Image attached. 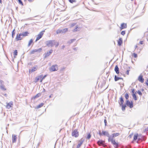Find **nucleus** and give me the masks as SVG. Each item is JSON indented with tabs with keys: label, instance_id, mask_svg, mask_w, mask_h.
Masks as SVG:
<instances>
[{
	"label": "nucleus",
	"instance_id": "obj_60",
	"mask_svg": "<svg viewBox=\"0 0 148 148\" xmlns=\"http://www.w3.org/2000/svg\"><path fill=\"white\" fill-rule=\"evenodd\" d=\"M65 47V46L63 45V46H62V48L63 49H64V48Z\"/></svg>",
	"mask_w": 148,
	"mask_h": 148
},
{
	"label": "nucleus",
	"instance_id": "obj_19",
	"mask_svg": "<svg viewBox=\"0 0 148 148\" xmlns=\"http://www.w3.org/2000/svg\"><path fill=\"white\" fill-rule=\"evenodd\" d=\"M114 70L117 74L119 73V68L117 65H116L115 66Z\"/></svg>",
	"mask_w": 148,
	"mask_h": 148
},
{
	"label": "nucleus",
	"instance_id": "obj_45",
	"mask_svg": "<svg viewBox=\"0 0 148 148\" xmlns=\"http://www.w3.org/2000/svg\"><path fill=\"white\" fill-rule=\"evenodd\" d=\"M76 25V23H72V24H71V27H73V26H75V25Z\"/></svg>",
	"mask_w": 148,
	"mask_h": 148
},
{
	"label": "nucleus",
	"instance_id": "obj_35",
	"mask_svg": "<svg viewBox=\"0 0 148 148\" xmlns=\"http://www.w3.org/2000/svg\"><path fill=\"white\" fill-rule=\"evenodd\" d=\"M15 34V29H14L12 32V36L13 38H14Z\"/></svg>",
	"mask_w": 148,
	"mask_h": 148
},
{
	"label": "nucleus",
	"instance_id": "obj_3",
	"mask_svg": "<svg viewBox=\"0 0 148 148\" xmlns=\"http://www.w3.org/2000/svg\"><path fill=\"white\" fill-rule=\"evenodd\" d=\"M58 70V66L57 64L52 65L50 68V71H57Z\"/></svg>",
	"mask_w": 148,
	"mask_h": 148
},
{
	"label": "nucleus",
	"instance_id": "obj_53",
	"mask_svg": "<svg viewBox=\"0 0 148 148\" xmlns=\"http://www.w3.org/2000/svg\"><path fill=\"white\" fill-rule=\"evenodd\" d=\"M129 71H130V70H127V71H126V73L127 75H129Z\"/></svg>",
	"mask_w": 148,
	"mask_h": 148
},
{
	"label": "nucleus",
	"instance_id": "obj_42",
	"mask_svg": "<svg viewBox=\"0 0 148 148\" xmlns=\"http://www.w3.org/2000/svg\"><path fill=\"white\" fill-rule=\"evenodd\" d=\"M14 54L15 56H16L17 55V50H16L14 51Z\"/></svg>",
	"mask_w": 148,
	"mask_h": 148
},
{
	"label": "nucleus",
	"instance_id": "obj_40",
	"mask_svg": "<svg viewBox=\"0 0 148 148\" xmlns=\"http://www.w3.org/2000/svg\"><path fill=\"white\" fill-rule=\"evenodd\" d=\"M141 139L142 141L143 140H145L146 139V138L144 136H141Z\"/></svg>",
	"mask_w": 148,
	"mask_h": 148
},
{
	"label": "nucleus",
	"instance_id": "obj_24",
	"mask_svg": "<svg viewBox=\"0 0 148 148\" xmlns=\"http://www.w3.org/2000/svg\"><path fill=\"white\" fill-rule=\"evenodd\" d=\"M120 101L121 102V103L120 104V105H123L124 101L123 98L122 97H121L120 98Z\"/></svg>",
	"mask_w": 148,
	"mask_h": 148
},
{
	"label": "nucleus",
	"instance_id": "obj_7",
	"mask_svg": "<svg viewBox=\"0 0 148 148\" xmlns=\"http://www.w3.org/2000/svg\"><path fill=\"white\" fill-rule=\"evenodd\" d=\"M53 52V50L51 49L49 51L47 52V53H45L44 54V58H46L47 57L49 56Z\"/></svg>",
	"mask_w": 148,
	"mask_h": 148
},
{
	"label": "nucleus",
	"instance_id": "obj_43",
	"mask_svg": "<svg viewBox=\"0 0 148 148\" xmlns=\"http://www.w3.org/2000/svg\"><path fill=\"white\" fill-rule=\"evenodd\" d=\"M42 77H43V75H41L38 76V78H39V79L40 80V79H42Z\"/></svg>",
	"mask_w": 148,
	"mask_h": 148
},
{
	"label": "nucleus",
	"instance_id": "obj_30",
	"mask_svg": "<svg viewBox=\"0 0 148 148\" xmlns=\"http://www.w3.org/2000/svg\"><path fill=\"white\" fill-rule=\"evenodd\" d=\"M121 106H122V110L123 111H124L125 110V107H126V106L125 105H123H123H121Z\"/></svg>",
	"mask_w": 148,
	"mask_h": 148
},
{
	"label": "nucleus",
	"instance_id": "obj_64",
	"mask_svg": "<svg viewBox=\"0 0 148 148\" xmlns=\"http://www.w3.org/2000/svg\"><path fill=\"white\" fill-rule=\"evenodd\" d=\"M131 148V146H130V145L129 146V147H128L127 148Z\"/></svg>",
	"mask_w": 148,
	"mask_h": 148
},
{
	"label": "nucleus",
	"instance_id": "obj_14",
	"mask_svg": "<svg viewBox=\"0 0 148 148\" xmlns=\"http://www.w3.org/2000/svg\"><path fill=\"white\" fill-rule=\"evenodd\" d=\"M138 80L141 82V83H143L144 81V79L143 77V76L142 75H140L138 78Z\"/></svg>",
	"mask_w": 148,
	"mask_h": 148
},
{
	"label": "nucleus",
	"instance_id": "obj_28",
	"mask_svg": "<svg viewBox=\"0 0 148 148\" xmlns=\"http://www.w3.org/2000/svg\"><path fill=\"white\" fill-rule=\"evenodd\" d=\"M33 40L32 39H31L30 40V41L29 42L28 44V47H29L31 45L32 43L33 42Z\"/></svg>",
	"mask_w": 148,
	"mask_h": 148
},
{
	"label": "nucleus",
	"instance_id": "obj_20",
	"mask_svg": "<svg viewBox=\"0 0 148 148\" xmlns=\"http://www.w3.org/2000/svg\"><path fill=\"white\" fill-rule=\"evenodd\" d=\"M105 141L102 140H99L98 141L97 143L99 145H103Z\"/></svg>",
	"mask_w": 148,
	"mask_h": 148
},
{
	"label": "nucleus",
	"instance_id": "obj_41",
	"mask_svg": "<svg viewBox=\"0 0 148 148\" xmlns=\"http://www.w3.org/2000/svg\"><path fill=\"white\" fill-rule=\"evenodd\" d=\"M125 34V31H122L121 33V34L123 36Z\"/></svg>",
	"mask_w": 148,
	"mask_h": 148
},
{
	"label": "nucleus",
	"instance_id": "obj_48",
	"mask_svg": "<svg viewBox=\"0 0 148 148\" xmlns=\"http://www.w3.org/2000/svg\"><path fill=\"white\" fill-rule=\"evenodd\" d=\"M59 45V43L56 42V44H55V47H57Z\"/></svg>",
	"mask_w": 148,
	"mask_h": 148
},
{
	"label": "nucleus",
	"instance_id": "obj_13",
	"mask_svg": "<svg viewBox=\"0 0 148 148\" xmlns=\"http://www.w3.org/2000/svg\"><path fill=\"white\" fill-rule=\"evenodd\" d=\"M17 139V137L16 135L14 134L12 135V143H15L16 142Z\"/></svg>",
	"mask_w": 148,
	"mask_h": 148
},
{
	"label": "nucleus",
	"instance_id": "obj_34",
	"mask_svg": "<svg viewBox=\"0 0 148 148\" xmlns=\"http://www.w3.org/2000/svg\"><path fill=\"white\" fill-rule=\"evenodd\" d=\"M114 136V137L118 136L120 135V134L119 133H114L112 134Z\"/></svg>",
	"mask_w": 148,
	"mask_h": 148
},
{
	"label": "nucleus",
	"instance_id": "obj_55",
	"mask_svg": "<svg viewBox=\"0 0 148 148\" xmlns=\"http://www.w3.org/2000/svg\"><path fill=\"white\" fill-rule=\"evenodd\" d=\"M134 91H135V90L134 89H133L132 90V92L133 93H134Z\"/></svg>",
	"mask_w": 148,
	"mask_h": 148
},
{
	"label": "nucleus",
	"instance_id": "obj_31",
	"mask_svg": "<svg viewBox=\"0 0 148 148\" xmlns=\"http://www.w3.org/2000/svg\"><path fill=\"white\" fill-rule=\"evenodd\" d=\"M132 97L133 98H134L135 100H137V98L136 97V95L134 93H133L132 95Z\"/></svg>",
	"mask_w": 148,
	"mask_h": 148
},
{
	"label": "nucleus",
	"instance_id": "obj_6",
	"mask_svg": "<svg viewBox=\"0 0 148 148\" xmlns=\"http://www.w3.org/2000/svg\"><path fill=\"white\" fill-rule=\"evenodd\" d=\"M84 141V139L82 138L79 141V143L77 145L76 148H79L81 145L83 144V142Z\"/></svg>",
	"mask_w": 148,
	"mask_h": 148
},
{
	"label": "nucleus",
	"instance_id": "obj_54",
	"mask_svg": "<svg viewBox=\"0 0 148 148\" xmlns=\"http://www.w3.org/2000/svg\"><path fill=\"white\" fill-rule=\"evenodd\" d=\"M99 135L100 136H101L103 135L102 133H101L100 131H99Z\"/></svg>",
	"mask_w": 148,
	"mask_h": 148
},
{
	"label": "nucleus",
	"instance_id": "obj_2",
	"mask_svg": "<svg viewBox=\"0 0 148 148\" xmlns=\"http://www.w3.org/2000/svg\"><path fill=\"white\" fill-rule=\"evenodd\" d=\"M56 41L54 40H50L46 42V45L48 47H52L56 44Z\"/></svg>",
	"mask_w": 148,
	"mask_h": 148
},
{
	"label": "nucleus",
	"instance_id": "obj_37",
	"mask_svg": "<svg viewBox=\"0 0 148 148\" xmlns=\"http://www.w3.org/2000/svg\"><path fill=\"white\" fill-rule=\"evenodd\" d=\"M91 137V135H90V133H89L88 134L86 138L87 139H89Z\"/></svg>",
	"mask_w": 148,
	"mask_h": 148
},
{
	"label": "nucleus",
	"instance_id": "obj_38",
	"mask_svg": "<svg viewBox=\"0 0 148 148\" xmlns=\"http://www.w3.org/2000/svg\"><path fill=\"white\" fill-rule=\"evenodd\" d=\"M71 3H73V2H75L76 1L75 0H68Z\"/></svg>",
	"mask_w": 148,
	"mask_h": 148
},
{
	"label": "nucleus",
	"instance_id": "obj_16",
	"mask_svg": "<svg viewBox=\"0 0 148 148\" xmlns=\"http://www.w3.org/2000/svg\"><path fill=\"white\" fill-rule=\"evenodd\" d=\"M102 133L103 135L104 136H106L108 137L109 136V134L108 132L106 131H102Z\"/></svg>",
	"mask_w": 148,
	"mask_h": 148
},
{
	"label": "nucleus",
	"instance_id": "obj_5",
	"mask_svg": "<svg viewBox=\"0 0 148 148\" xmlns=\"http://www.w3.org/2000/svg\"><path fill=\"white\" fill-rule=\"evenodd\" d=\"M45 32V31L43 30L41 31L39 33V34L37 35V37L36 38V42L42 37Z\"/></svg>",
	"mask_w": 148,
	"mask_h": 148
},
{
	"label": "nucleus",
	"instance_id": "obj_44",
	"mask_svg": "<svg viewBox=\"0 0 148 148\" xmlns=\"http://www.w3.org/2000/svg\"><path fill=\"white\" fill-rule=\"evenodd\" d=\"M137 93L140 95L141 96V95H142V93H141V92L140 90H138V91L137 92Z\"/></svg>",
	"mask_w": 148,
	"mask_h": 148
},
{
	"label": "nucleus",
	"instance_id": "obj_27",
	"mask_svg": "<svg viewBox=\"0 0 148 148\" xmlns=\"http://www.w3.org/2000/svg\"><path fill=\"white\" fill-rule=\"evenodd\" d=\"M138 134H136L135 135H134V140H136L138 138Z\"/></svg>",
	"mask_w": 148,
	"mask_h": 148
},
{
	"label": "nucleus",
	"instance_id": "obj_57",
	"mask_svg": "<svg viewBox=\"0 0 148 148\" xmlns=\"http://www.w3.org/2000/svg\"><path fill=\"white\" fill-rule=\"evenodd\" d=\"M77 48H73L74 50H75V51H76L77 50Z\"/></svg>",
	"mask_w": 148,
	"mask_h": 148
},
{
	"label": "nucleus",
	"instance_id": "obj_4",
	"mask_svg": "<svg viewBox=\"0 0 148 148\" xmlns=\"http://www.w3.org/2000/svg\"><path fill=\"white\" fill-rule=\"evenodd\" d=\"M72 136L75 137H77L79 136V132L77 130L75 129L73 131L72 133Z\"/></svg>",
	"mask_w": 148,
	"mask_h": 148
},
{
	"label": "nucleus",
	"instance_id": "obj_39",
	"mask_svg": "<svg viewBox=\"0 0 148 148\" xmlns=\"http://www.w3.org/2000/svg\"><path fill=\"white\" fill-rule=\"evenodd\" d=\"M129 95L127 93L125 95V97L126 99H127L129 98Z\"/></svg>",
	"mask_w": 148,
	"mask_h": 148
},
{
	"label": "nucleus",
	"instance_id": "obj_59",
	"mask_svg": "<svg viewBox=\"0 0 148 148\" xmlns=\"http://www.w3.org/2000/svg\"><path fill=\"white\" fill-rule=\"evenodd\" d=\"M43 80V79H40V82H42V80Z\"/></svg>",
	"mask_w": 148,
	"mask_h": 148
},
{
	"label": "nucleus",
	"instance_id": "obj_10",
	"mask_svg": "<svg viewBox=\"0 0 148 148\" xmlns=\"http://www.w3.org/2000/svg\"><path fill=\"white\" fill-rule=\"evenodd\" d=\"M23 38V37L21 34H17L16 38V41H18L22 40Z\"/></svg>",
	"mask_w": 148,
	"mask_h": 148
},
{
	"label": "nucleus",
	"instance_id": "obj_61",
	"mask_svg": "<svg viewBox=\"0 0 148 148\" xmlns=\"http://www.w3.org/2000/svg\"><path fill=\"white\" fill-rule=\"evenodd\" d=\"M146 84L148 86V83L147 82H146Z\"/></svg>",
	"mask_w": 148,
	"mask_h": 148
},
{
	"label": "nucleus",
	"instance_id": "obj_17",
	"mask_svg": "<svg viewBox=\"0 0 148 148\" xmlns=\"http://www.w3.org/2000/svg\"><path fill=\"white\" fill-rule=\"evenodd\" d=\"M122 42L123 41L122 38H119V40H118V45L119 46H121L122 43Z\"/></svg>",
	"mask_w": 148,
	"mask_h": 148
},
{
	"label": "nucleus",
	"instance_id": "obj_9",
	"mask_svg": "<svg viewBox=\"0 0 148 148\" xmlns=\"http://www.w3.org/2000/svg\"><path fill=\"white\" fill-rule=\"evenodd\" d=\"M126 104L129 106L130 108H132L133 107V104L132 102H130L129 100H127L126 101Z\"/></svg>",
	"mask_w": 148,
	"mask_h": 148
},
{
	"label": "nucleus",
	"instance_id": "obj_1",
	"mask_svg": "<svg viewBox=\"0 0 148 148\" xmlns=\"http://www.w3.org/2000/svg\"><path fill=\"white\" fill-rule=\"evenodd\" d=\"M108 141H110L111 142L112 144L114 145V147L115 148H118L119 147V144L118 143H116L115 140L114 139V137L113 134H112L111 135H109V136H108Z\"/></svg>",
	"mask_w": 148,
	"mask_h": 148
},
{
	"label": "nucleus",
	"instance_id": "obj_11",
	"mask_svg": "<svg viewBox=\"0 0 148 148\" xmlns=\"http://www.w3.org/2000/svg\"><path fill=\"white\" fill-rule=\"evenodd\" d=\"M13 102L11 101L10 103H7L6 106V108L8 109H10V108L12 107V106L13 105Z\"/></svg>",
	"mask_w": 148,
	"mask_h": 148
},
{
	"label": "nucleus",
	"instance_id": "obj_23",
	"mask_svg": "<svg viewBox=\"0 0 148 148\" xmlns=\"http://www.w3.org/2000/svg\"><path fill=\"white\" fill-rule=\"evenodd\" d=\"M79 30V28L78 27V26L77 25L75 27V28L73 30V32H75L78 31Z\"/></svg>",
	"mask_w": 148,
	"mask_h": 148
},
{
	"label": "nucleus",
	"instance_id": "obj_18",
	"mask_svg": "<svg viewBox=\"0 0 148 148\" xmlns=\"http://www.w3.org/2000/svg\"><path fill=\"white\" fill-rule=\"evenodd\" d=\"M22 36V37L23 38L25 36H27L28 35V34H29V32H23L22 33H21Z\"/></svg>",
	"mask_w": 148,
	"mask_h": 148
},
{
	"label": "nucleus",
	"instance_id": "obj_58",
	"mask_svg": "<svg viewBox=\"0 0 148 148\" xmlns=\"http://www.w3.org/2000/svg\"><path fill=\"white\" fill-rule=\"evenodd\" d=\"M103 146L104 147H107V145H103Z\"/></svg>",
	"mask_w": 148,
	"mask_h": 148
},
{
	"label": "nucleus",
	"instance_id": "obj_8",
	"mask_svg": "<svg viewBox=\"0 0 148 148\" xmlns=\"http://www.w3.org/2000/svg\"><path fill=\"white\" fill-rule=\"evenodd\" d=\"M42 50L41 48H40L38 49H34L31 51L30 53L31 54H34V53L36 52H40Z\"/></svg>",
	"mask_w": 148,
	"mask_h": 148
},
{
	"label": "nucleus",
	"instance_id": "obj_47",
	"mask_svg": "<svg viewBox=\"0 0 148 148\" xmlns=\"http://www.w3.org/2000/svg\"><path fill=\"white\" fill-rule=\"evenodd\" d=\"M39 80V78H38V77H36V79H35V80H36V81L35 82H37Z\"/></svg>",
	"mask_w": 148,
	"mask_h": 148
},
{
	"label": "nucleus",
	"instance_id": "obj_50",
	"mask_svg": "<svg viewBox=\"0 0 148 148\" xmlns=\"http://www.w3.org/2000/svg\"><path fill=\"white\" fill-rule=\"evenodd\" d=\"M133 55H134V58H136L137 57V54H136L135 53H134Z\"/></svg>",
	"mask_w": 148,
	"mask_h": 148
},
{
	"label": "nucleus",
	"instance_id": "obj_62",
	"mask_svg": "<svg viewBox=\"0 0 148 148\" xmlns=\"http://www.w3.org/2000/svg\"><path fill=\"white\" fill-rule=\"evenodd\" d=\"M29 2H31L32 1V0H28Z\"/></svg>",
	"mask_w": 148,
	"mask_h": 148
},
{
	"label": "nucleus",
	"instance_id": "obj_33",
	"mask_svg": "<svg viewBox=\"0 0 148 148\" xmlns=\"http://www.w3.org/2000/svg\"><path fill=\"white\" fill-rule=\"evenodd\" d=\"M138 140L137 142L138 143L139 141H142L141 136H140L138 135Z\"/></svg>",
	"mask_w": 148,
	"mask_h": 148
},
{
	"label": "nucleus",
	"instance_id": "obj_21",
	"mask_svg": "<svg viewBox=\"0 0 148 148\" xmlns=\"http://www.w3.org/2000/svg\"><path fill=\"white\" fill-rule=\"evenodd\" d=\"M120 79H123V78L121 77H117L116 75L114 76V80L115 81H116Z\"/></svg>",
	"mask_w": 148,
	"mask_h": 148
},
{
	"label": "nucleus",
	"instance_id": "obj_56",
	"mask_svg": "<svg viewBox=\"0 0 148 148\" xmlns=\"http://www.w3.org/2000/svg\"><path fill=\"white\" fill-rule=\"evenodd\" d=\"M139 43L140 44H143V41H140L139 42Z\"/></svg>",
	"mask_w": 148,
	"mask_h": 148
},
{
	"label": "nucleus",
	"instance_id": "obj_25",
	"mask_svg": "<svg viewBox=\"0 0 148 148\" xmlns=\"http://www.w3.org/2000/svg\"><path fill=\"white\" fill-rule=\"evenodd\" d=\"M60 33H63L62 29H58L56 31L57 34H59Z\"/></svg>",
	"mask_w": 148,
	"mask_h": 148
},
{
	"label": "nucleus",
	"instance_id": "obj_12",
	"mask_svg": "<svg viewBox=\"0 0 148 148\" xmlns=\"http://www.w3.org/2000/svg\"><path fill=\"white\" fill-rule=\"evenodd\" d=\"M127 27V24L126 23H122L121 25V27H120L121 30H122L123 29L126 28Z\"/></svg>",
	"mask_w": 148,
	"mask_h": 148
},
{
	"label": "nucleus",
	"instance_id": "obj_15",
	"mask_svg": "<svg viewBox=\"0 0 148 148\" xmlns=\"http://www.w3.org/2000/svg\"><path fill=\"white\" fill-rule=\"evenodd\" d=\"M37 67L38 66H35L32 67L31 70H29V72H31L32 73L34 71L37 70Z\"/></svg>",
	"mask_w": 148,
	"mask_h": 148
},
{
	"label": "nucleus",
	"instance_id": "obj_52",
	"mask_svg": "<svg viewBox=\"0 0 148 148\" xmlns=\"http://www.w3.org/2000/svg\"><path fill=\"white\" fill-rule=\"evenodd\" d=\"M3 81L2 80H0V83L1 85H3Z\"/></svg>",
	"mask_w": 148,
	"mask_h": 148
},
{
	"label": "nucleus",
	"instance_id": "obj_26",
	"mask_svg": "<svg viewBox=\"0 0 148 148\" xmlns=\"http://www.w3.org/2000/svg\"><path fill=\"white\" fill-rule=\"evenodd\" d=\"M40 95H41V94L40 93H38V94L36 95L35 96H34L33 98L34 99H36L37 98L39 97H40Z\"/></svg>",
	"mask_w": 148,
	"mask_h": 148
},
{
	"label": "nucleus",
	"instance_id": "obj_51",
	"mask_svg": "<svg viewBox=\"0 0 148 148\" xmlns=\"http://www.w3.org/2000/svg\"><path fill=\"white\" fill-rule=\"evenodd\" d=\"M47 76V75H45L44 76H43V77H42V79H44L45 78V77Z\"/></svg>",
	"mask_w": 148,
	"mask_h": 148
},
{
	"label": "nucleus",
	"instance_id": "obj_22",
	"mask_svg": "<svg viewBox=\"0 0 148 148\" xmlns=\"http://www.w3.org/2000/svg\"><path fill=\"white\" fill-rule=\"evenodd\" d=\"M43 105H44L43 103H40V104H39V105H38V106H36V108L38 109V108L41 107H42Z\"/></svg>",
	"mask_w": 148,
	"mask_h": 148
},
{
	"label": "nucleus",
	"instance_id": "obj_63",
	"mask_svg": "<svg viewBox=\"0 0 148 148\" xmlns=\"http://www.w3.org/2000/svg\"><path fill=\"white\" fill-rule=\"evenodd\" d=\"M51 95H50L49 96V98H51V97H51Z\"/></svg>",
	"mask_w": 148,
	"mask_h": 148
},
{
	"label": "nucleus",
	"instance_id": "obj_36",
	"mask_svg": "<svg viewBox=\"0 0 148 148\" xmlns=\"http://www.w3.org/2000/svg\"><path fill=\"white\" fill-rule=\"evenodd\" d=\"M68 29L66 28L63 29H62L63 33H64L68 31Z\"/></svg>",
	"mask_w": 148,
	"mask_h": 148
},
{
	"label": "nucleus",
	"instance_id": "obj_29",
	"mask_svg": "<svg viewBox=\"0 0 148 148\" xmlns=\"http://www.w3.org/2000/svg\"><path fill=\"white\" fill-rule=\"evenodd\" d=\"M0 88L3 90H6V89L5 88L3 85H0Z\"/></svg>",
	"mask_w": 148,
	"mask_h": 148
},
{
	"label": "nucleus",
	"instance_id": "obj_32",
	"mask_svg": "<svg viewBox=\"0 0 148 148\" xmlns=\"http://www.w3.org/2000/svg\"><path fill=\"white\" fill-rule=\"evenodd\" d=\"M75 40H76V39H71V40H70V41H69L68 42V43H69V44H71L74 41H75Z\"/></svg>",
	"mask_w": 148,
	"mask_h": 148
},
{
	"label": "nucleus",
	"instance_id": "obj_46",
	"mask_svg": "<svg viewBox=\"0 0 148 148\" xmlns=\"http://www.w3.org/2000/svg\"><path fill=\"white\" fill-rule=\"evenodd\" d=\"M18 2L20 4H21L22 5H23V2H22L21 1V0H18Z\"/></svg>",
	"mask_w": 148,
	"mask_h": 148
},
{
	"label": "nucleus",
	"instance_id": "obj_49",
	"mask_svg": "<svg viewBox=\"0 0 148 148\" xmlns=\"http://www.w3.org/2000/svg\"><path fill=\"white\" fill-rule=\"evenodd\" d=\"M104 122L105 123V126H106L107 125V121L106 119H105L104 120Z\"/></svg>",
	"mask_w": 148,
	"mask_h": 148
}]
</instances>
